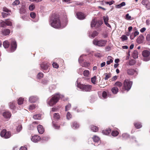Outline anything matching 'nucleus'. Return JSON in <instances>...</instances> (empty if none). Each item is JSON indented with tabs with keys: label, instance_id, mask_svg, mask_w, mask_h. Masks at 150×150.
<instances>
[{
	"label": "nucleus",
	"instance_id": "nucleus-10",
	"mask_svg": "<svg viewBox=\"0 0 150 150\" xmlns=\"http://www.w3.org/2000/svg\"><path fill=\"white\" fill-rule=\"evenodd\" d=\"M50 64L47 62H42L40 65V67L42 69L44 70H46L48 69Z\"/></svg>",
	"mask_w": 150,
	"mask_h": 150
},
{
	"label": "nucleus",
	"instance_id": "nucleus-30",
	"mask_svg": "<svg viewBox=\"0 0 150 150\" xmlns=\"http://www.w3.org/2000/svg\"><path fill=\"white\" fill-rule=\"evenodd\" d=\"M52 125L53 127L55 129H59L60 127V126L58 125L54 122H52Z\"/></svg>",
	"mask_w": 150,
	"mask_h": 150
},
{
	"label": "nucleus",
	"instance_id": "nucleus-12",
	"mask_svg": "<svg viewBox=\"0 0 150 150\" xmlns=\"http://www.w3.org/2000/svg\"><path fill=\"white\" fill-rule=\"evenodd\" d=\"M76 15L77 18L80 20H83L86 17V16L84 14L81 12H78Z\"/></svg>",
	"mask_w": 150,
	"mask_h": 150
},
{
	"label": "nucleus",
	"instance_id": "nucleus-61",
	"mask_svg": "<svg viewBox=\"0 0 150 150\" xmlns=\"http://www.w3.org/2000/svg\"><path fill=\"white\" fill-rule=\"evenodd\" d=\"M112 62H113V60L111 59H110V60L107 61L106 63L108 65H109L111 63H112Z\"/></svg>",
	"mask_w": 150,
	"mask_h": 150
},
{
	"label": "nucleus",
	"instance_id": "nucleus-41",
	"mask_svg": "<svg viewBox=\"0 0 150 150\" xmlns=\"http://www.w3.org/2000/svg\"><path fill=\"white\" fill-rule=\"evenodd\" d=\"M26 10L25 8H22L20 9V13L21 14H24L25 13Z\"/></svg>",
	"mask_w": 150,
	"mask_h": 150
},
{
	"label": "nucleus",
	"instance_id": "nucleus-51",
	"mask_svg": "<svg viewBox=\"0 0 150 150\" xmlns=\"http://www.w3.org/2000/svg\"><path fill=\"white\" fill-rule=\"evenodd\" d=\"M125 19L127 20H131V17L129 15V13H127L125 16Z\"/></svg>",
	"mask_w": 150,
	"mask_h": 150
},
{
	"label": "nucleus",
	"instance_id": "nucleus-59",
	"mask_svg": "<svg viewBox=\"0 0 150 150\" xmlns=\"http://www.w3.org/2000/svg\"><path fill=\"white\" fill-rule=\"evenodd\" d=\"M133 35L136 37L137 35H138L139 34V32L137 31H135L133 33Z\"/></svg>",
	"mask_w": 150,
	"mask_h": 150
},
{
	"label": "nucleus",
	"instance_id": "nucleus-31",
	"mask_svg": "<svg viewBox=\"0 0 150 150\" xmlns=\"http://www.w3.org/2000/svg\"><path fill=\"white\" fill-rule=\"evenodd\" d=\"M54 117L55 119L57 120H59L60 118V116L59 113H54Z\"/></svg>",
	"mask_w": 150,
	"mask_h": 150
},
{
	"label": "nucleus",
	"instance_id": "nucleus-40",
	"mask_svg": "<svg viewBox=\"0 0 150 150\" xmlns=\"http://www.w3.org/2000/svg\"><path fill=\"white\" fill-rule=\"evenodd\" d=\"M3 10L4 12H5L6 13H8L11 12V11L5 7H4L3 8Z\"/></svg>",
	"mask_w": 150,
	"mask_h": 150
},
{
	"label": "nucleus",
	"instance_id": "nucleus-17",
	"mask_svg": "<svg viewBox=\"0 0 150 150\" xmlns=\"http://www.w3.org/2000/svg\"><path fill=\"white\" fill-rule=\"evenodd\" d=\"M11 114L10 112L8 111H5L3 113V116L6 118H9L11 116Z\"/></svg>",
	"mask_w": 150,
	"mask_h": 150
},
{
	"label": "nucleus",
	"instance_id": "nucleus-29",
	"mask_svg": "<svg viewBox=\"0 0 150 150\" xmlns=\"http://www.w3.org/2000/svg\"><path fill=\"white\" fill-rule=\"evenodd\" d=\"M91 128L92 130L95 132H97L98 130V127L93 125L91 126Z\"/></svg>",
	"mask_w": 150,
	"mask_h": 150
},
{
	"label": "nucleus",
	"instance_id": "nucleus-64",
	"mask_svg": "<svg viewBox=\"0 0 150 150\" xmlns=\"http://www.w3.org/2000/svg\"><path fill=\"white\" fill-rule=\"evenodd\" d=\"M146 30V28H141L140 30V32L142 33L144 32Z\"/></svg>",
	"mask_w": 150,
	"mask_h": 150
},
{
	"label": "nucleus",
	"instance_id": "nucleus-60",
	"mask_svg": "<svg viewBox=\"0 0 150 150\" xmlns=\"http://www.w3.org/2000/svg\"><path fill=\"white\" fill-rule=\"evenodd\" d=\"M90 65V64L86 62H85L84 63L83 65V67H86Z\"/></svg>",
	"mask_w": 150,
	"mask_h": 150
},
{
	"label": "nucleus",
	"instance_id": "nucleus-16",
	"mask_svg": "<svg viewBox=\"0 0 150 150\" xmlns=\"http://www.w3.org/2000/svg\"><path fill=\"white\" fill-rule=\"evenodd\" d=\"M71 127L74 129H76L78 128L79 125V124L76 122H73L71 123Z\"/></svg>",
	"mask_w": 150,
	"mask_h": 150
},
{
	"label": "nucleus",
	"instance_id": "nucleus-18",
	"mask_svg": "<svg viewBox=\"0 0 150 150\" xmlns=\"http://www.w3.org/2000/svg\"><path fill=\"white\" fill-rule=\"evenodd\" d=\"M38 100V97L36 96H30L29 99V101L31 103H35Z\"/></svg>",
	"mask_w": 150,
	"mask_h": 150
},
{
	"label": "nucleus",
	"instance_id": "nucleus-35",
	"mask_svg": "<svg viewBox=\"0 0 150 150\" xmlns=\"http://www.w3.org/2000/svg\"><path fill=\"white\" fill-rule=\"evenodd\" d=\"M35 8V5L33 4H32L29 6L28 8L30 11H33L34 10Z\"/></svg>",
	"mask_w": 150,
	"mask_h": 150
},
{
	"label": "nucleus",
	"instance_id": "nucleus-8",
	"mask_svg": "<svg viewBox=\"0 0 150 150\" xmlns=\"http://www.w3.org/2000/svg\"><path fill=\"white\" fill-rule=\"evenodd\" d=\"M11 52H14L17 48V44L16 41L14 39L11 40Z\"/></svg>",
	"mask_w": 150,
	"mask_h": 150
},
{
	"label": "nucleus",
	"instance_id": "nucleus-63",
	"mask_svg": "<svg viewBox=\"0 0 150 150\" xmlns=\"http://www.w3.org/2000/svg\"><path fill=\"white\" fill-rule=\"evenodd\" d=\"M27 149L26 147L25 146H21V147L19 150H27Z\"/></svg>",
	"mask_w": 150,
	"mask_h": 150
},
{
	"label": "nucleus",
	"instance_id": "nucleus-44",
	"mask_svg": "<svg viewBox=\"0 0 150 150\" xmlns=\"http://www.w3.org/2000/svg\"><path fill=\"white\" fill-rule=\"evenodd\" d=\"M102 96L104 98H106L107 97V94L106 92L104 91L102 93Z\"/></svg>",
	"mask_w": 150,
	"mask_h": 150
},
{
	"label": "nucleus",
	"instance_id": "nucleus-26",
	"mask_svg": "<svg viewBox=\"0 0 150 150\" xmlns=\"http://www.w3.org/2000/svg\"><path fill=\"white\" fill-rule=\"evenodd\" d=\"M122 85H123V83H122V82L120 81H117L114 84V86L115 87H118L119 88H120L122 87Z\"/></svg>",
	"mask_w": 150,
	"mask_h": 150
},
{
	"label": "nucleus",
	"instance_id": "nucleus-28",
	"mask_svg": "<svg viewBox=\"0 0 150 150\" xmlns=\"http://www.w3.org/2000/svg\"><path fill=\"white\" fill-rule=\"evenodd\" d=\"M93 141L95 142H100V138L98 136L95 135L92 138Z\"/></svg>",
	"mask_w": 150,
	"mask_h": 150
},
{
	"label": "nucleus",
	"instance_id": "nucleus-39",
	"mask_svg": "<svg viewBox=\"0 0 150 150\" xmlns=\"http://www.w3.org/2000/svg\"><path fill=\"white\" fill-rule=\"evenodd\" d=\"M97 79L96 76H95L91 78V82L94 84H96V81Z\"/></svg>",
	"mask_w": 150,
	"mask_h": 150
},
{
	"label": "nucleus",
	"instance_id": "nucleus-15",
	"mask_svg": "<svg viewBox=\"0 0 150 150\" xmlns=\"http://www.w3.org/2000/svg\"><path fill=\"white\" fill-rule=\"evenodd\" d=\"M104 23L105 25L108 27L111 28V25L108 23L109 20V18L108 16H104L103 17Z\"/></svg>",
	"mask_w": 150,
	"mask_h": 150
},
{
	"label": "nucleus",
	"instance_id": "nucleus-2",
	"mask_svg": "<svg viewBox=\"0 0 150 150\" xmlns=\"http://www.w3.org/2000/svg\"><path fill=\"white\" fill-rule=\"evenodd\" d=\"M60 98L59 94L58 93L54 94L51 98H49L47 99V103L50 106H53L58 101Z\"/></svg>",
	"mask_w": 150,
	"mask_h": 150
},
{
	"label": "nucleus",
	"instance_id": "nucleus-22",
	"mask_svg": "<svg viewBox=\"0 0 150 150\" xmlns=\"http://www.w3.org/2000/svg\"><path fill=\"white\" fill-rule=\"evenodd\" d=\"M118 90L119 89L117 87L115 86L112 88L111 91L113 94H115L117 93Z\"/></svg>",
	"mask_w": 150,
	"mask_h": 150
},
{
	"label": "nucleus",
	"instance_id": "nucleus-9",
	"mask_svg": "<svg viewBox=\"0 0 150 150\" xmlns=\"http://www.w3.org/2000/svg\"><path fill=\"white\" fill-rule=\"evenodd\" d=\"M127 71V74L130 75H133L134 74L136 75L137 74V71L136 69L133 68L128 69Z\"/></svg>",
	"mask_w": 150,
	"mask_h": 150
},
{
	"label": "nucleus",
	"instance_id": "nucleus-38",
	"mask_svg": "<svg viewBox=\"0 0 150 150\" xmlns=\"http://www.w3.org/2000/svg\"><path fill=\"white\" fill-rule=\"evenodd\" d=\"M98 33L96 31H94L91 35V37L94 38L96 36H97L98 35Z\"/></svg>",
	"mask_w": 150,
	"mask_h": 150
},
{
	"label": "nucleus",
	"instance_id": "nucleus-19",
	"mask_svg": "<svg viewBox=\"0 0 150 150\" xmlns=\"http://www.w3.org/2000/svg\"><path fill=\"white\" fill-rule=\"evenodd\" d=\"M37 129L38 132L40 134H42L44 131V129L42 126L39 125L37 127Z\"/></svg>",
	"mask_w": 150,
	"mask_h": 150
},
{
	"label": "nucleus",
	"instance_id": "nucleus-43",
	"mask_svg": "<svg viewBox=\"0 0 150 150\" xmlns=\"http://www.w3.org/2000/svg\"><path fill=\"white\" fill-rule=\"evenodd\" d=\"M6 25L8 26H11L12 25V22L8 20H6L5 21Z\"/></svg>",
	"mask_w": 150,
	"mask_h": 150
},
{
	"label": "nucleus",
	"instance_id": "nucleus-56",
	"mask_svg": "<svg viewBox=\"0 0 150 150\" xmlns=\"http://www.w3.org/2000/svg\"><path fill=\"white\" fill-rule=\"evenodd\" d=\"M97 24H98V25L97 26V27H100L103 24V21L101 20L97 21Z\"/></svg>",
	"mask_w": 150,
	"mask_h": 150
},
{
	"label": "nucleus",
	"instance_id": "nucleus-37",
	"mask_svg": "<svg viewBox=\"0 0 150 150\" xmlns=\"http://www.w3.org/2000/svg\"><path fill=\"white\" fill-rule=\"evenodd\" d=\"M105 80H108L109 78L111 76V74L110 73H105Z\"/></svg>",
	"mask_w": 150,
	"mask_h": 150
},
{
	"label": "nucleus",
	"instance_id": "nucleus-4",
	"mask_svg": "<svg viewBox=\"0 0 150 150\" xmlns=\"http://www.w3.org/2000/svg\"><path fill=\"white\" fill-rule=\"evenodd\" d=\"M107 41L104 40H94L93 41V44L99 47H103L105 46Z\"/></svg>",
	"mask_w": 150,
	"mask_h": 150
},
{
	"label": "nucleus",
	"instance_id": "nucleus-24",
	"mask_svg": "<svg viewBox=\"0 0 150 150\" xmlns=\"http://www.w3.org/2000/svg\"><path fill=\"white\" fill-rule=\"evenodd\" d=\"M10 43L7 40H6L3 43V45L5 48H8L9 46Z\"/></svg>",
	"mask_w": 150,
	"mask_h": 150
},
{
	"label": "nucleus",
	"instance_id": "nucleus-49",
	"mask_svg": "<svg viewBox=\"0 0 150 150\" xmlns=\"http://www.w3.org/2000/svg\"><path fill=\"white\" fill-rule=\"evenodd\" d=\"M6 25L5 21H3L0 23V26L2 27H5Z\"/></svg>",
	"mask_w": 150,
	"mask_h": 150
},
{
	"label": "nucleus",
	"instance_id": "nucleus-34",
	"mask_svg": "<svg viewBox=\"0 0 150 150\" xmlns=\"http://www.w3.org/2000/svg\"><path fill=\"white\" fill-rule=\"evenodd\" d=\"M23 98L21 97L18 100V104L20 105L23 104Z\"/></svg>",
	"mask_w": 150,
	"mask_h": 150
},
{
	"label": "nucleus",
	"instance_id": "nucleus-3",
	"mask_svg": "<svg viewBox=\"0 0 150 150\" xmlns=\"http://www.w3.org/2000/svg\"><path fill=\"white\" fill-rule=\"evenodd\" d=\"M132 84V82L128 79L125 80L123 83L122 91V92L126 91H128L131 89Z\"/></svg>",
	"mask_w": 150,
	"mask_h": 150
},
{
	"label": "nucleus",
	"instance_id": "nucleus-57",
	"mask_svg": "<svg viewBox=\"0 0 150 150\" xmlns=\"http://www.w3.org/2000/svg\"><path fill=\"white\" fill-rule=\"evenodd\" d=\"M71 114L69 112H68L67 115V118L68 119H69L71 118Z\"/></svg>",
	"mask_w": 150,
	"mask_h": 150
},
{
	"label": "nucleus",
	"instance_id": "nucleus-21",
	"mask_svg": "<svg viewBox=\"0 0 150 150\" xmlns=\"http://www.w3.org/2000/svg\"><path fill=\"white\" fill-rule=\"evenodd\" d=\"M111 130L110 128L106 129L102 131V132L103 134L108 135L111 132Z\"/></svg>",
	"mask_w": 150,
	"mask_h": 150
},
{
	"label": "nucleus",
	"instance_id": "nucleus-14",
	"mask_svg": "<svg viewBox=\"0 0 150 150\" xmlns=\"http://www.w3.org/2000/svg\"><path fill=\"white\" fill-rule=\"evenodd\" d=\"M1 33L3 35L6 36L9 35L10 33V31L9 29H5L2 30Z\"/></svg>",
	"mask_w": 150,
	"mask_h": 150
},
{
	"label": "nucleus",
	"instance_id": "nucleus-27",
	"mask_svg": "<svg viewBox=\"0 0 150 150\" xmlns=\"http://www.w3.org/2000/svg\"><path fill=\"white\" fill-rule=\"evenodd\" d=\"M134 125L135 127L137 129L140 128L142 127V125L140 122H137L134 123Z\"/></svg>",
	"mask_w": 150,
	"mask_h": 150
},
{
	"label": "nucleus",
	"instance_id": "nucleus-1",
	"mask_svg": "<svg viewBox=\"0 0 150 150\" xmlns=\"http://www.w3.org/2000/svg\"><path fill=\"white\" fill-rule=\"evenodd\" d=\"M50 25L52 27L56 29L61 28V23L60 16L54 13L50 16L49 19Z\"/></svg>",
	"mask_w": 150,
	"mask_h": 150
},
{
	"label": "nucleus",
	"instance_id": "nucleus-23",
	"mask_svg": "<svg viewBox=\"0 0 150 150\" xmlns=\"http://www.w3.org/2000/svg\"><path fill=\"white\" fill-rule=\"evenodd\" d=\"M9 105L10 108L12 109H14L16 108L15 103L13 101L9 103Z\"/></svg>",
	"mask_w": 150,
	"mask_h": 150
},
{
	"label": "nucleus",
	"instance_id": "nucleus-50",
	"mask_svg": "<svg viewBox=\"0 0 150 150\" xmlns=\"http://www.w3.org/2000/svg\"><path fill=\"white\" fill-rule=\"evenodd\" d=\"M115 3V1L113 0H112L110 1H106L105 3L106 4H109L110 6L112 5Z\"/></svg>",
	"mask_w": 150,
	"mask_h": 150
},
{
	"label": "nucleus",
	"instance_id": "nucleus-54",
	"mask_svg": "<svg viewBox=\"0 0 150 150\" xmlns=\"http://www.w3.org/2000/svg\"><path fill=\"white\" fill-rule=\"evenodd\" d=\"M71 107V105L70 104H68L65 107V110L66 111L68 110Z\"/></svg>",
	"mask_w": 150,
	"mask_h": 150
},
{
	"label": "nucleus",
	"instance_id": "nucleus-33",
	"mask_svg": "<svg viewBox=\"0 0 150 150\" xmlns=\"http://www.w3.org/2000/svg\"><path fill=\"white\" fill-rule=\"evenodd\" d=\"M90 74V72L88 70H84L83 73V75L85 76L88 77V76Z\"/></svg>",
	"mask_w": 150,
	"mask_h": 150
},
{
	"label": "nucleus",
	"instance_id": "nucleus-46",
	"mask_svg": "<svg viewBox=\"0 0 150 150\" xmlns=\"http://www.w3.org/2000/svg\"><path fill=\"white\" fill-rule=\"evenodd\" d=\"M10 15V13H7L4 12L1 13V15L3 17L5 18Z\"/></svg>",
	"mask_w": 150,
	"mask_h": 150
},
{
	"label": "nucleus",
	"instance_id": "nucleus-7",
	"mask_svg": "<svg viewBox=\"0 0 150 150\" xmlns=\"http://www.w3.org/2000/svg\"><path fill=\"white\" fill-rule=\"evenodd\" d=\"M150 54L149 51L147 50H144L142 52V54L143 56L144 57V61H147L150 59V57H149Z\"/></svg>",
	"mask_w": 150,
	"mask_h": 150
},
{
	"label": "nucleus",
	"instance_id": "nucleus-53",
	"mask_svg": "<svg viewBox=\"0 0 150 150\" xmlns=\"http://www.w3.org/2000/svg\"><path fill=\"white\" fill-rule=\"evenodd\" d=\"M43 76L44 74L42 73H39L37 75V77L38 79H40V78L43 77Z\"/></svg>",
	"mask_w": 150,
	"mask_h": 150
},
{
	"label": "nucleus",
	"instance_id": "nucleus-6",
	"mask_svg": "<svg viewBox=\"0 0 150 150\" xmlns=\"http://www.w3.org/2000/svg\"><path fill=\"white\" fill-rule=\"evenodd\" d=\"M1 136L5 139L10 138L11 136V133L10 132L7 131L5 129H3L0 133Z\"/></svg>",
	"mask_w": 150,
	"mask_h": 150
},
{
	"label": "nucleus",
	"instance_id": "nucleus-45",
	"mask_svg": "<svg viewBox=\"0 0 150 150\" xmlns=\"http://www.w3.org/2000/svg\"><path fill=\"white\" fill-rule=\"evenodd\" d=\"M36 108L35 105L33 104L29 106V109L30 110H32L35 109Z\"/></svg>",
	"mask_w": 150,
	"mask_h": 150
},
{
	"label": "nucleus",
	"instance_id": "nucleus-52",
	"mask_svg": "<svg viewBox=\"0 0 150 150\" xmlns=\"http://www.w3.org/2000/svg\"><path fill=\"white\" fill-rule=\"evenodd\" d=\"M49 139V138L47 136H42L41 139L43 141H47Z\"/></svg>",
	"mask_w": 150,
	"mask_h": 150
},
{
	"label": "nucleus",
	"instance_id": "nucleus-47",
	"mask_svg": "<svg viewBox=\"0 0 150 150\" xmlns=\"http://www.w3.org/2000/svg\"><path fill=\"white\" fill-rule=\"evenodd\" d=\"M20 2L18 0H16L12 3L13 5H18L20 4Z\"/></svg>",
	"mask_w": 150,
	"mask_h": 150
},
{
	"label": "nucleus",
	"instance_id": "nucleus-11",
	"mask_svg": "<svg viewBox=\"0 0 150 150\" xmlns=\"http://www.w3.org/2000/svg\"><path fill=\"white\" fill-rule=\"evenodd\" d=\"M40 137L36 135H35L32 137L31 140L32 141L34 142H37L39 141L41 139Z\"/></svg>",
	"mask_w": 150,
	"mask_h": 150
},
{
	"label": "nucleus",
	"instance_id": "nucleus-58",
	"mask_svg": "<svg viewBox=\"0 0 150 150\" xmlns=\"http://www.w3.org/2000/svg\"><path fill=\"white\" fill-rule=\"evenodd\" d=\"M22 126L21 125H19L17 129V131L18 132H19L22 129Z\"/></svg>",
	"mask_w": 150,
	"mask_h": 150
},
{
	"label": "nucleus",
	"instance_id": "nucleus-55",
	"mask_svg": "<svg viewBox=\"0 0 150 150\" xmlns=\"http://www.w3.org/2000/svg\"><path fill=\"white\" fill-rule=\"evenodd\" d=\"M54 68H57L59 67V65L57 64L56 62H54L52 64Z\"/></svg>",
	"mask_w": 150,
	"mask_h": 150
},
{
	"label": "nucleus",
	"instance_id": "nucleus-20",
	"mask_svg": "<svg viewBox=\"0 0 150 150\" xmlns=\"http://www.w3.org/2000/svg\"><path fill=\"white\" fill-rule=\"evenodd\" d=\"M97 21H96L95 19H93L92 20L91 23V26L92 27H96V28H98L99 27L97 26L98 25V24H97Z\"/></svg>",
	"mask_w": 150,
	"mask_h": 150
},
{
	"label": "nucleus",
	"instance_id": "nucleus-32",
	"mask_svg": "<svg viewBox=\"0 0 150 150\" xmlns=\"http://www.w3.org/2000/svg\"><path fill=\"white\" fill-rule=\"evenodd\" d=\"M33 117L35 120H40L41 118V115L40 114L35 115L33 116Z\"/></svg>",
	"mask_w": 150,
	"mask_h": 150
},
{
	"label": "nucleus",
	"instance_id": "nucleus-48",
	"mask_svg": "<svg viewBox=\"0 0 150 150\" xmlns=\"http://www.w3.org/2000/svg\"><path fill=\"white\" fill-rule=\"evenodd\" d=\"M121 38L122 39V40L123 41L126 40L128 39L127 37L125 35H122Z\"/></svg>",
	"mask_w": 150,
	"mask_h": 150
},
{
	"label": "nucleus",
	"instance_id": "nucleus-25",
	"mask_svg": "<svg viewBox=\"0 0 150 150\" xmlns=\"http://www.w3.org/2000/svg\"><path fill=\"white\" fill-rule=\"evenodd\" d=\"M138 53L137 50H134L132 53V57L135 59H136L138 57Z\"/></svg>",
	"mask_w": 150,
	"mask_h": 150
},
{
	"label": "nucleus",
	"instance_id": "nucleus-62",
	"mask_svg": "<svg viewBox=\"0 0 150 150\" xmlns=\"http://www.w3.org/2000/svg\"><path fill=\"white\" fill-rule=\"evenodd\" d=\"M146 40L147 41H150V35L148 34L147 35L146 37Z\"/></svg>",
	"mask_w": 150,
	"mask_h": 150
},
{
	"label": "nucleus",
	"instance_id": "nucleus-36",
	"mask_svg": "<svg viewBox=\"0 0 150 150\" xmlns=\"http://www.w3.org/2000/svg\"><path fill=\"white\" fill-rule=\"evenodd\" d=\"M119 134V132L117 131H112L111 133V134L113 136L116 137Z\"/></svg>",
	"mask_w": 150,
	"mask_h": 150
},
{
	"label": "nucleus",
	"instance_id": "nucleus-5",
	"mask_svg": "<svg viewBox=\"0 0 150 150\" xmlns=\"http://www.w3.org/2000/svg\"><path fill=\"white\" fill-rule=\"evenodd\" d=\"M78 87L83 91L86 92L90 91L92 87L91 85L85 84L78 85Z\"/></svg>",
	"mask_w": 150,
	"mask_h": 150
},
{
	"label": "nucleus",
	"instance_id": "nucleus-13",
	"mask_svg": "<svg viewBox=\"0 0 150 150\" xmlns=\"http://www.w3.org/2000/svg\"><path fill=\"white\" fill-rule=\"evenodd\" d=\"M144 37L142 35H140L137 40V42L139 44L142 43L144 41Z\"/></svg>",
	"mask_w": 150,
	"mask_h": 150
},
{
	"label": "nucleus",
	"instance_id": "nucleus-42",
	"mask_svg": "<svg viewBox=\"0 0 150 150\" xmlns=\"http://www.w3.org/2000/svg\"><path fill=\"white\" fill-rule=\"evenodd\" d=\"M30 16L31 18H35L36 17V14L35 13L32 12L30 13Z\"/></svg>",
	"mask_w": 150,
	"mask_h": 150
}]
</instances>
